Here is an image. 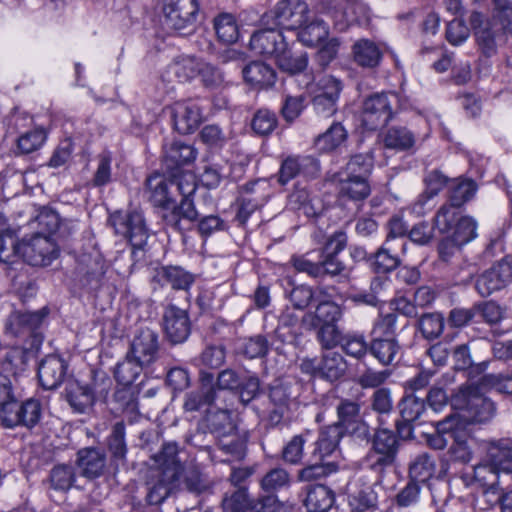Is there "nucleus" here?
Listing matches in <instances>:
<instances>
[{"instance_id": "obj_38", "label": "nucleus", "mask_w": 512, "mask_h": 512, "mask_svg": "<svg viewBox=\"0 0 512 512\" xmlns=\"http://www.w3.org/2000/svg\"><path fill=\"white\" fill-rule=\"evenodd\" d=\"M217 37L223 43H234L239 38V27L235 17L230 13H221L214 19Z\"/></svg>"}, {"instance_id": "obj_55", "label": "nucleus", "mask_w": 512, "mask_h": 512, "mask_svg": "<svg viewBox=\"0 0 512 512\" xmlns=\"http://www.w3.org/2000/svg\"><path fill=\"white\" fill-rule=\"evenodd\" d=\"M179 479H169V477L161 475L156 484L149 488L147 495L148 502L152 505L161 504L170 494L174 484Z\"/></svg>"}, {"instance_id": "obj_15", "label": "nucleus", "mask_w": 512, "mask_h": 512, "mask_svg": "<svg viewBox=\"0 0 512 512\" xmlns=\"http://www.w3.org/2000/svg\"><path fill=\"white\" fill-rule=\"evenodd\" d=\"M477 222L470 216H461L454 226L452 232L439 245V253L442 257L450 254L448 247H461L477 237Z\"/></svg>"}, {"instance_id": "obj_49", "label": "nucleus", "mask_w": 512, "mask_h": 512, "mask_svg": "<svg viewBox=\"0 0 512 512\" xmlns=\"http://www.w3.org/2000/svg\"><path fill=\"white\" fill-rule=\"evenodd\" d=\"M59 224V215L51 209L43 208L37 215L36 219L29 222L28 226L31 229L36 227L39 228V231L36 233H40V235L50 236V234L57 231Z\"/></svg>"}, {"instance_id": "obj_26", "label": "nucleus", "mask_w": 512, "mask_h": 512, "mask_svg": "<svg viewBox=\"0 0 512 512\" xmlns=\"http://www.w3.org/2000/svg\"><path fill=\"white\" fill-rule=\"evenodd\" d=\"M342 434L343 429L338 424L330 425L321 430L314 449L315 459L323 461L333 454L338 447Z\"/></svg>"}, {"instance_id": "obj_40", "label": "nucleus", "mask_w": 512, "mask_h": 512, "mask_svg": "<svg viewBox=\"0 0 512 512\" xmlns=\"http://www.w3.org/2000/svg\"><path fill=\"white\" fill-rule=\"evenodd\" d=\"M373 168V156L370 153L353 155L346 167L337 175L361 177L367 180Z\"/></svg>"}, {"instance_id": "obj_8", "label": "nucleus", "mask_w": 512, "mask_h": 512, "mask_svg": "<svg viewBox=\"0 0 512 512\" xmlns=\"http://www.w3.org/2000/svg\"><path fill=\"white\" fill-rule=\"evenodd\" d=\"M511 282L512 255H508L478 276L475 289L482 297H488Z\"/></svg>"}, {"instance_id": "obj_4", "label": "nucleus", "mask_w": 512, "mask_h": 512, "mask_svg": "<svg viewBox=\"0 0 512 512\" xmlns=\"http://www.w3.org/2000/svg\"><path fill=\"white\" fill-rule=\"evenodd\" d=\"M321 12L333 21L335 30L346 31L354 23H366L370 19V9L361 0H324Z\"/></svg>"}, {"instance_id": "obj_37", "label": "nucleus", "mask_w": 512, "mask_h": 512, "mask_svg": "<svg viewBox=\"0 0 512 512\" xmlns=\"http://www.w3.org/2000/svg\"><path fill=\"white\" fill-rule=\"evenodd\" d=\"M297 33L298 40L308 47L317 46L328 37V26L322 21L315 19L309 20L301 27Z\"/></svg>"}, {"instance_id": "obj_18", "label": "nucleus", "mask_w": 512, "mask_h": 512, "mask_svg": "<svg viewBox=\"0 0 512 512\" xmlns=\"http://www.w3.org/2000/svg\"><path fill=\"white\" fill-rule=\"evenodd\" d=\"M164 329L173 343L185 341L190 333V323L185 310L169 306L164 313Z\"/></svg>"}, {"instance_id": "obj_31", "label": "nucleus", "mask_w": 512, "mask_h": 512, "mask_svg": "<svg viewBox=\"0 0 512 512\" xmlns=\"http://www.w3.org/2000/svg\"><path fill=\"white\" fill-rule=\"evenodd\" d=\"M488 460L493 461L500 472L512 473V444L507 440L487 443Z\"/></svg>"}, {"instance_id": "obj_60", "label": "nucleus", "mask_w": 512, "mask_h": 512, "mask_svg": "<svg viewBox=\"0 0 512 512\" xmlns=\"http://www.w3.org/2000/svg\"><path fill=\"white\" fill-rule=\"evenodd\" d=\"M470 36V29L462 19H454L449 22L446 29V39L453 46H460Z\"/></svg>"}, {"instance_id": "obj_57", "label": "nucleus", "mask_w": 512, "mask_h": 512, "mask_svg": "<svg viewBox=\"0 0 512 512\" xmlns=\"http://www.w3.org/2000/svg\"><path fill=\"white\" fill-rule=\"evenodd\" d=\"M420 328L427 339H434L441 335L444 328V317L441 313L425 314L421 317Z\"/></svg>"}, {"instance_id": "obj_7", "label": "nucleus", "mask_w": 512, "mask_h": 512, "mask_svg": "<svg viewBox=\"0 0 512 512\" xmlns=\"http://www.w3.org/2000/svg\"><path fill=\"white\" fill-rule=\"evenodd\" d=\"M300 370L313 377L335 381L345 374L347 363L340 353L326 351L322 354L321 358L307 357L302 359Z\"/></svg>"}, {"instance_id": "obj_23", "label": "nucleus", "mask_w": 512, "mask_h": 512, "mask_svg": "<svg viewBox=\"0 0 512 512\" xmlns=\"http://www.w3.org/2000/svg\"><path fill=\"white\" fill-rule=\"evenodd\" d=\"M191 196L183 197L180 205L173 206L171 209L164 211L162 218L171 228L181 231L183 230L182 220L193 222L197 219L198 212L195 209Z\"/></svg>"}, {"instance_id": "obj_5", "label": "nucleus", "mask_w": 512, "mask_h": 512, "mask_svg": "<svg viewBox=\"0 0 512 512\" xmlns=\"http://www.w3.org/2000/svg\"><path fill=\"white\" fill-rule=\"evenodd\" d=\"M309 20V7L303 0H280L261 17L262 26L274 25L295 30Z\"/></svg>"}, {"instance_id": "obj_28", "label": "nucleus", "mask_w": 512, "mask_h": 512, "mask_svg": "<svg viewBox=\"0 0 512 512\" xmlns=\"http://www.w3.org/2000/svg\"><path fill=\"white\" fill-rule=\"evenodd\" d=\"M215 396L213 389V375L210 373H201V389L197 392H191L187 395L184 408L186 411H196L203 406L210 405Z\"/></svg>"}, {"instance_id": "obj_52", "label": "nucleus", "mask_w": 512, "mask_h": 512, "mask_svg": "<svg viewBox=\"0 0 512 512\" xmlns=\"http://www.w3.org/2000/svg\"><path fill=\"white\" fill-rule=\"evenodd\" d=\"M500 471L493 461L488 460V453L485 460L473 468V475L476 482L483 487H490L496 484Z\"/></svg>"}, {"instance_id": "obj_1", "label": "nucleus", "mask_w": 512, "mask_h": 512, "mask_svg": "<svg viewBox=\"0 0 512 512\" xmlns=\"http://www.w3.org/2000/svg\"><path fill=\"white\" fill-rule=\"evenodd\" d=\"M19 230L7 225L6 218L0 215V261L13 263L14 258L20 257L32 266H48L58 257L59 248L51 236L33 233L17 240Z\"/></svg>"}, {"instance_id": "obj_25", "label": "nucleus", "mask_w": 512, "mask_h": 512, "mask_svg": "<svg viewBox=\"0 0 512 512\" xmlns=\"http://www.w3.org/2000/svg\"><path fill=\"white\" fill-rule=\"evenodd\" d=\"M197 152L193 146L175 141L165 145L164 162L169 170L189 164L196 159Z\"/></svg>"}, {"instance_id": "obj_61", "label": "nucleus", "mask_w": 512, "mask_h": 512, "mask_svg": "<svg viewBox=\"0 0 512 512\" xmlns=\"http://www.w3.org/2000/svg\"><path fill=\"white\" fill-rule=\"evenodd\" d=\"M109 450L116 459H123L126 455L125 426L122 422H118L113 426L112 434L109 438Z\"/></svg>"}, {"instance_id": "obj_46", "label": "nucleus", "mask_w": 512, "mask_h": 512, "mask_svg": "<svg viewBox=\"0 0 512 512\" xmlns=\"http://www.w3.org/2000/svg\"><path fill=\"white\" fill-rule=\"evenodd\" d=\"M158 275L174 289L186 290L194 281L190 273L177 266L163 267Z\"/></svg>"}, {"instance_id": "obj_2", "label": "nucleus", "mask_w": 512, "mask_h": 512, "mask_svg": "<svg viewBox=\"0 0 512 512\" xmlns=\"http://www.w3.org/2000/svg\"><path fill=\"white\" fill-rule=\"evenodd\" d=\"M470 24L481 54L485 57L496 55L498 47L505 41V34L512 33V2L491 0L490 17L474 11Z\"/></svg>"}, {"instance_id": "obj_59", "label": "nucleus", "mask_w": 512, "mask_h": 512, "mask_svg": "<svg viewBox=\"0 0 512 512\" xmlns=\"http://www.w3.org/2000/svg\"><path fill=\"white\" fill-rule=\"evenodd\" d=\"M341 346L347 355L356 359L364 357L368 350L364 337L358 334H349L343 337Z\"/></svg>"}, {"instance_id": "obj_3", "label": "nucleus", "mask_w": 512, "mask_h": 512, "mask_svg": "<svg viewBox=\"0 0 512 512\" xmlns=\"http://www.w3.org/2000/svg\"><path fill=\"white\" fill-rule=\"evenodd\" d=\"M452 407L456 413L452 417L459 419L466 428L469 423H485L495 413L494 403L480 393L478 387L465 386L452 397Z\"/></svg>"}, {"instance_id": "obj_17", "label": "nucleus", "mask_w": 512, "mask_h": 512, "mask_svg": "<svg viewBox=\"0 0 512 512\" xmlns=\"http://www.w3.org/2000/svg\"><path fill=\"white\" fill-rule=\"evenodd\" d=\"M201 67V58L181 55L175 58L165 69L162 77L165 81L189 82L197 77Z\"/></svg>"}, {"instance_id": "obj_63", "label": "nucleus", "mask_w": 512, "mask_h": 512, "mask_svg": "<svg viewBox=\"0 0 512 512\" xmlns=\"http://www.w3.org/2000/svg\"><path fill=\"white\" fill-rule=\"evenodd\" d=\"M424 411V401L415 396H407L401 403V415L402 418L407 422L418 420Z\"/></svg>"}, {"instance_id": "obj_29", "label": "nucleus", "mask_w": 512, "mask_h": 512, "mask_svg": "<svg viewBox=\"0 0 512 512\" xmlns=\"http://www.w3.org/2000/svg\"><path fill=\"white\" fill-rule=\"evenodd\" d=\"M341 314V309L337 304L331 301H322L317 305L314 314H305L302 321L305 325L314 328L319 325L336 323L341 318Z\"/></svg>"}, {"instance_id": "obj_34", "label": "nucleus", "mask_w": 512, "mask_h": 512, "mask_svg": "<svg viewBox=\"0 0 512 512\" xmlns=\"http://www.w3.org/2000/svg\"><path fill=\"white\" fill-rule=\"evenodd\" d=\"M334 500V494L328 487L316 485L308 490L304 504L309 512H326Z\"/></svg>"}, {"instance_id": "obj_24", "label": "nucleus", "mask_w": 512, "mask_h": 512, "mask_svg": "<svg viewBox=\"0 0 512 512\" xmlns=\"http://www.w3.org/2000/svg\"><path fill=\"white\" fill-rule=\"evenodd\" d=\"M334 181L338 183L341 197H346L353 201H361L370 195V185L364 178L336 174Z\"/></svg>"}, {"instance_id": "obj_20", "label": "nucleus", "mask_w": 512, "mask_h": 512, "mask_svg": "<svg viewBox=\"0 0 512 512\" xmlns=\"http://www.w3.org/2000/svg\"><path fill=\"white\" fill-rule=\"evenodd\" d=\"M157 349L156 335L150 330H144L134 338L128 355L141 365L146 366L156 359Z\"/></svg>"}, {"instance_id": "obj_56", "label": "nucleus", "mask_w": 512, "mask_h": 512, "mask_svg": "<svg viewBox=\"0 0 512 512\" xmlns=\"http://www.w3.org/2000/svg\"><path fill=\"white\" fill-rule=\"evenodd\" d=\"M481 384L497 392L512 395V369L499 374L485 375Z\"/></svg>"}, {"instance_id": "obj_45", "label": "nucleus", "mask_w": 512, "mask_h": 512, "mask_svg": "<svg viewBox=\"0 0 512 512\" xmlns=\"http://www.w3.org/2000/svg\"><path fill=\"white\" fill-rule=\"evenodd\" d=\"M461 216L459 207L452 204H445L436 213L434 226L441 234L449 235Z\"/></svg>"}, {"instance_id": "obj_41", "label": "nucleus", "mask_w": 512, "mask_h": 512, "mask_svg": "<svg viewBox=\"0 0 512 512\" xmlns=\"http://www.w3.org/2000/svg\"><path fill=\"white\" fill-rule=\"evenodd\" d=\"M458 423H460L459 419L451 415L438 422L435 434L431 435L428 440L429 445L435 449L445 448L449 441L453 439L454 430L458 427Z\"/></svg>"}, {"instance_id": "obj_64", "label": "nucleus", "mask_w": 512, "mask_h": 512, "mask_svg": "<svg viewBox=\"0 0 512 512\" xmlns=\"http://www.w3.org/2000/svg\"><path fill=\"white\" fill-rule=\"evenodd\" d=\"M276 125L277 119L275 114L268 110H259L252 120L253 130L260 135L271 133Z\"/></svg>"}, {"instance_id": "obj_36", "label": "nucleus", "mask_w": 512, "mask_h": 512, "mask_svg": "<svg viewBox=\"0 0 512 512\" xmlns=\"http://www.w3.org/2000/svg\"><path fill=\"white\" fill-rule=\"evenodd\" d=\"M399 351L396 338H371L370 352L382 365L392 364Z\"/></svg>"}, {"instance_id": "obj_33", "label": "nucleus", "mask_w": 512, "mask_h": 512, "mask_svg": "<svg viewBox=\"0 0 512 512\" xmlns=\"http://www.w3.org/2000/svg\"><path fill=\"white\" fill-rule=\"evenodd\" d=\"M453 444L450 448V454L453 460L467 463L472 459V443L473 439L469 436L467 429L463 423H458V427L454 430Z\"/></svg>"}, {"instance_id": "obj_6", "label": "nucleus", "mask_w": 512, "mask_h": 512, "mask_svg": "<svg viewBox=\"0 0 512 512\" xmlns=\"http://www.w3.org/2000/svg\"><path fill=\"white\" fill-rule=\"evenodd\" d=\"M109 220L115 233L127 239L134 248L142 249L147 243L149 233L140 211H117Z\"/></svg>"}, {"instance_id": "obj_14", "label": "nucleus", "mask_w": 512, "mask_h": 512, "mask_svg": "<svg viewBox=\"0 0 512 512\" xmlns=\"http://www.w3.org/2000/svg\"><path fill=\"white\" fill-rule=\"evenodd\" d=\"M47 309L35 312L12 313L6 324V333L15 337L37 336L36 331L42 327L47 316Z\"/></svg>"}, {"instance_id": "obj_58", "label": "nucleus", "mask_w": 512, "mask_h": 512, "mask_svg": "<svg viewBox=\"0 0 512 512\" xmlns=\"http://www.w3.org/2000/svg\"><path fill=\"white\" fill-rule=\"evenodd\" d=\"M308 163H313V160L310 158H297V157H289L283 161L280 171H279V182L281 184H286L291 179H293Z\"/></svg>"}, {"instance_id": "obj_30", "label": "nucleus", "mask_w": 512, "mask_h": 512, "mask_svg": "<svg viewBox=\"0 0 512 512\" xmlns=\"http://www.w3.org/2000/svg\"><path fill=\"white\" fill-rule=\"evenodd\" d=\"M400 264L399 253L395 243H391L390 239H386L384 245L374 254L371 259V267L377 273H387Z\"/></svg>"}, {"instance_id": "obj_13", "label": "nucleus", "mask_w": 512, "mask_h": 512, "mask_svg": "<svg viewBox=\"0 0 512 512\" xmlns=\"http://www.w3.org/2000/svg\"><path fill=\"white\" fill-rule=\"evenodd\" d=\"M392 117L391 101L387 94H375L363 104L362 123L368 130L384 126Z\"/></svg>"}, {"instance_id": "obj_10", "label": "nucleus", "mask_w": 512, "mask_h": 512, "mask_svg": "<svg viewBox=\"0 0 512 512\" xmlns=\"http://www.w3.org/2000/svg\"><path fill=\"white\" fill-rule=\"evenodd\" d=\"M250 39V48L256 54L275 59L287 48V41L280 30L274 25L263 26Z\"/></svg>"}, {"instance_id": "obj_51", "label": "nucleus", "mask_w": 512, "mask_h": 512, "mask_svg": "<svg viewBox=\"0 0 512 512\" xmlns=\"http://www.w3.org/2000/svg\"><path fill=\"white\" fill-rule=\"evenodd\" d=\"M143 367V365L127 355L125 360L117 365L115 378L119 384L129 386L137 379Z\"/></svg>"}, {"instance_id": "obj_21", "label": "nucleus", "mask_w": 512, "mask_h": 512, "mask_svg": "<svg viewBox=\"0 0 512 512\" xmlns=\"http://www.w3.org/2000/svg\"><path fill=\"white\" fill-rule=\"evenodd\" d=\"M178 446L176 443H167L153 459L164 476L169 479H179L183 468L178 460Z\"/></svg>"}, {"instance_id": "obj_12", "label": "nucleus", "mask_w": 512, "mask_h": 512, "mask_svg": "<svg viewBox=\"0 0 512 512\" xmlns=\"http://www.w3.org/2000/svg\"><path fill=\"white\" fill-rule=\"evenodd\" d=\"M174 128L181 134L194 132L203 121V113L197 102L182 100L170 107Z\"/></svg>"}, {"instance_id": "obj_44", "label": "nucleus", "mask_w": 512, "mask_h": 512, "mask_svg": "<svg viewBox=\"0 0 512 512\" xmlns=\"http://www.w3.org/2000/svg\"><path fill=\"white\" fill-rule=\"evenodd\" d=\"M343 85L341 81L332 75H323L310 86L311 95L326 98H339Z\"/></svg>"}, {"instance_id": "obj_35", "label": "nucleus", "mask_w": 512, "mask_h": 512, "mask_svg": "<svg viewBox=\"0 0 512 512\" xmlns=\"http://www.w3.org/2000/svg\"><path fill=\"white\" fill-rule=\"evenodd\" d=\"M348 133L344 126L333 123L323 134H320L314 141L315 147L320 152H331L339 148L347 139Z\"/></svg>"}, {"instance_id": "obj_32", "label": "nucleus", "mask_w": 512, "mask_h": 512, "mask_svg": "<svg viewBox=\"0 0 512 512\" xmlns=\"http://www.w3.org/2000/svg\"><path fill=\"white\" fill-rule=\"evenodd\" d=\"M352 52L355 62L362 67L373 68L379 64L382 57L377 44L368 39L355 42Z\"/></svg>"}, {"instance_id": "obj_43", "label": "nucleus", "mask_w": 512, "mask_h": 512, "mask_svg": "<svg viewBox=\"0 0 512 512\" xmlns=\"http://www.w3.org/2000/svg\"><path fill=\"white\" fill-rule=\"evenodd\" d=\"M383 142L386 148L402 151L414 145L415 136L405 127H393L386 132Z\"/></svg>"}, {"instance_id": "obj_22", "label": "nucleus", "mask_w": 512, "mask_h": 512, "mask_svg": "<svg viewBox=\"0 0 512 512\" xmlns=\"http://www.w3.org/2000/svg\"><path fill=\"white\" fill-rule=\"evenodd\" d=\"M77 463L82 475L93 479L99 477L105 467V453L96 448H85L78 452Z\"/></svg>"}, {"instance_id": "obj_27", "label": "nucleus", "mask_w": 512, "mask_h": 512, "mask_svg": "<svg viewBox=\"0 0 512 512\" xmlns=\"http://www.w3.org/2000/svg\"><path fill=\"white\" fill-rule=\"evenodd\" d=\"M244 80L257 88H267L276 81L275 71L267 64L255 61L247 65L243 71Z\"/></svg>"}, {"instance_id": "obj_9", "label": "nucleus", "mask_w": 512, "mask_h": 512, "mask_svg": "<svg viewBox=\"0 0 512 512\" xmlns=\"http://www.w3.org/2000/svg\"><path fill=\"white\" fill-rule=\"evenodd\" d=\"M397 452V437L389 429H378L373 439V449L367 456L370 468L381 470L391 465Z\"/></svg>"}, {"instance_id": "obj_48", "label": "nucleus", "mask_w": 512, "mask_h": 512, "mask_svg": "<svg viewBox=\"0 0 512 512\" xmlns=\"http://www.w3.org/2000/svg\"><path fill=\"white\" fill-rule=\"evenodd\" d=\"M450 204L460 207L476 192V185L472 180L456 179L450 183Z\"/></svg>"}, {"instance_id": "obj_19", "label": "nucleus", "mask_w": 512, "mask_h": 512, "mask_svg": "<svg viewBox=\"0 0 512 512\" xmlns=\"http://www.w3.org/2000/svg\"><path fill=\"white\" fill-rule=\"evenodd\" d=\"M66 373V364L56 355L44 358L38 368V378L44 389L57 388L63 381Z\"/></svg>"}, {"instance_id": "obj_42", "label": "nucleus", "mask_w": 512, "mask_h": 512, "mask_svg": "<svg viewBox=\"0 0 512 512\" xmlns=\"http://www.w3.org/2000/svg\"><path fill=\"white\" fill-rule=\"evenodd\" d=\"M170 181H166L161 176H151L147 180V186L151 191V201L154 205L162 207L165 211L169 210L172 198L169 191Z\"/></svg>"}, {"instance_id": "obj_16", "label": "nucleus", "mask_w": 512, "mask_h": 512, "mask_svg": "<svg viewBox=\"0 0 512 512\" xmlns=\"http://www.w3.org/2000/svg\"><path fill=\"white\" fill-rule=\"evenodd\" d=\"M97 399L94 385L71 381L66 386V400L76 413H88Z\"/></svg>"}, {"instance_id": "obj_50", "label": "nucleus", "mask_w": 512, "mask_h": 512, "mask_svg": "<svg viewBox=\"0 0 512 512\" xmlns=\"http://www.w3.org/2000/svg\"><path fill=\"white\" fill-rule=\"evenodd\" d=\"M47 132L43 128H35L22 134L17 141V148L22 154L32 153L43 146Z\"/></svg>"}, {"instance_id": "obj_11", "label": "nucleus", "mask_w": 512, "mask_h": 512, "mask_svg": "<svg viewBox=\"0 0 512 512\" xmlns=\"http://www.w3.org/2000/svg\"><path fill=\"white\" fill-rule=\"evenodd\" d=\"M198 10L197 0H166L163 7L167 25L178 31L195 22Z\"/></svg>"}, {"instance_id": "obj_39", "label": "nucleus", "mask_w": 512, "mask_h": 512, "mask_svg": "<svg viewBox=\"0 0 512 512\" xmlns=\"http://www.w3.org/2000/svg\"><path fill=\"white\" fill-rule=\"evenodd\" d=\"M447 184V178L439 171H431L425 177L426 190L421 195L413 206V211L417 214L424 213L423 206L427 199L437 195L442 188Z\"/></svg>"}, {"instance_id": "obj_53", "label": "nucleus", "mask_w": 512, "mask_h": 512, "mask_svg": "<svg viewBox=\"0 0 512 512\" xmlns=\"http://www.w3.org/2000/svg\"><path fill=\"white\" fill-rule=\"evenodd\" d=\"M51 485L56 490L66 491L70 489L75 481L74 468L70 465L55 466L50 474Z\"/></svg>"}, {"instance_id": "obj_47", "label": "nucleus", "mask_w": 512, "mask_h": 512, "mask_svg": "<svg viewBox=\"0 0 512 512\" xmlns=\"http://www.w3.org/2000/svg\"><path fill=\"white\" fill-rule=\"evenodd\" d=\"M278 65V67L290 74H296L303 71L307 67V56L304 53H300L297 55L292 54L287 45V48L283 53H280L274 59Z\"/></svg>"}, {"instance_id": "obj_54", "label": "nucleus", "mask_w": 512, "mask_h": 512, "mask_svg": "<svg viewBox=\"0 0 512 512\" xmlns=\"http://www.w3.org/2000/svg\"><path fill=\"white\" fill-rule=\"evenodd\" d=\"M435 472V462L427 455H419L410 466V475L417 481L424 482L430 479Z\"/></svg>"}, {"instance_id": "obj_62", "label": "nucleus", "mask_w": 512, "mask_h": 512, "mask_svg": "<svg viewBox=\"0 0 512 512\" xmlns=\"http://www.w3.org/2000/svg\"><path fill=\"white\" fill-rule=\"evenodd\" d=\"M207 421L211 428L217 432H230L234 429V425L231 420L230 412L227 409H218L213 411L210 408L207 411Z\"/></svg>"}]
</instances>
